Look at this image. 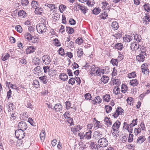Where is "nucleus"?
<instances>
[{
    "mask_svg": "<svg viewBox=\"0 0 150 150\" xmlns=\"http://www.w3.org/2000/svg\"><path fill=\"white\" fill-rule=\"evenodd\" d=\"M120 124L121 123L120 121L117 120L114 123L112 126V135L115 137H118L119 135L118 130Z\"/></svg>",
    "mask_w": 150,
    "mask_h": 150,
    "instance_id": "1",
    "label": "nucleus"
},
{
    "mask_svg": "<svg viewBox=\"0 0 150 150\" xmlns=\"http://www.w3.org/2000/svg\"><path fill=\"white\" fill-rule=\"evenodd\" d=\"M37 32L39 34H42L46 32V26L44 24L40 23L38 24L36 26Z\"/></svg>",
    "mask_w": 150,
    "mask_h": 150,
    "instance_id": "2",
    "label": "nucleus"
},
{
    "mask_svg": "<svg viewBox=\"0 0 150 150\" xmlns=\"http://www.w3.org/2000/svg\"><path fill=\"white\" fill-rule=\"evenodd\" d=\"M108 142L107 139L105 138L102 137L99 139L98 141V145L102 147H105L108 146Z\"/></svg>",
    "mask_w": 150,
    "mask_h": 150,
    "instance_id": "3",
    "label": "nucleus"
},
{
    "mask_svg": "<svg viewBox=\"0 0 150 150\" xmlns=\"http://www.w3.org/2000/svg\"><path fill=\"white\" fill-rule=\"evenodd\" d=\"M25 134L24 131L22 130L18 129L15 132V135L16 137L20 140L24 137L25 136Z\"/></svg>",
    "mask_w": 150,
    "mask_h": 150,
    "instance_id": "4",
    "label": "nucleus"
},
{
    "mask_svg": "<svg viewBox=\"0 0 150 150\" xmlns=\"http://www.w3.org/2000/svg\"><path fill=\"white\" fill-rule=\"evenodd\" d=\"M124 112V110L121 107H118L115 112L113 113L112 116L114 118H117L119 115L123 114Z\"/></svg>",
    "mask_w": 150,
    "mask_h": 150,
    "instance_id": "5",
    "label": "nucleus"
},
{
    "mask_svg": "<svg viewBox=\"0 0 150 150\" xmlns=\"http://www.w3.org/2000/svg\"><path fill=\"white\" fill-rule=\"evenodd\" d=\"M145 56H146L145 52H142L141 53L136 57L137 60L139 62H143L145 60Z\"/></svg>",
    "mask_w": 150,
    "mask_h": 150,
    "instance_id": "6",
    "label": "nucleus"
},
{
    "mask_svg": "<svg viewBox=\"0 0 150 150\" xmlns=\"http://www.w3.org/2000/svg\"><path fill=\"white\" fill-rule=\"evenodd\" d=\"M42 59L43 63L46 65L50 64L51 62L50 57L47 55H44L42 57Z\"/></svg>",
    "mask_w": 150,
    "mask_h": 150,
    "instance_id": "7",
    "label": "nucleus"
},
{
    "mask_svg": "<svg viewBox=\"0 0 150 150\" xmlns=\"http://www.w3.org/2000/svg\"><path fill=\"white\" fill-rule=\"evenodd\" d=\"M27 125L25 122L21 121L20 122L18 125V129L22 130L23 131L25 130L27 128Z\"/></svg>",
    "mask_w": 150,
    "mask_h": 150,
    "instance_id": "8",
    "label": "nucleus"
},
{
    "mask_svg": "<svg viewBox=\"0 0 150 150\" xmlns=\"http://www.w3.org/2000/svg\"><path fill=\"white\" fill-rule=\"evenodd\" d=\"M103 132L99 130L95 131L93 133V136L95 139H98L103 137Z\"/></svg>",
    "mask_w": 150,
    "mask_h": 150,
    "instance_id": "9",
    "label": "nucleus"
},
{
    "mask_svg": "<svg viewBox=\"0 0 150 150\" xmlns=\"http://www.w3.org/2000/svg\"><path fill=\"white\" fill-rule=\"evenodd\" d=\"M90 69V74L92 75V74H95L96 73L97 74L98 68L96 67L94 65L90 66V68H89Z\"/></svg>",
    "mask_w": 150,
    "mask_h": 150,
    "instance_id": "10",
    "label": "nucleus"
},
{
    "mask_svg": "<svg viewBox=\"0 0 150 150\" xmlns=\"http://www.w3.org/2000/svg\"><path fill=\"white\" fill-rule=\"evenodd\" d=\"M36 50L35 47L31 46L28 47L25 50L26 54H27L33 53Z\"/></svg>",
    "mask_w": 150,
    "mask_h": 150,
    "instance_id": "11",
    "label": "nucleus"
},
{
    "mask_svg": "<svg viewBox=\"0 0 150 150\" xmlns=\"http://www.w3.org/2000/svg\"><path fill=\"white\" fill-rule=\"evenodd\" d=\"M82 128V126L78 125L74 127H72L71 128V130L74 134H76V132L81 130Z\"/></svg>",
    "mask_w": 150,
    "mask_h": 150,
    "instance_id": "12",
    "label": "nucleus"
},
{
    "mask_svg": "<svg viewBox=\"0 0 150 150\" xmlns=\"http://www.w3.org/2000/svg\"><path fill=\"white\" fill-rule=\"evenodd\" d=\"M139 45L135 42L132 43L131 44L130 46L131 50L133 51H136L137 49H139Z\"/></svg>",
    "mask_w": 150,
    "mask_h": 150,
    "instance_id": "13",
    "label": "nucleus"
},
{
    "mask_svg": "<svg viewBox=\"0 0 150 150\" xmlns=\"http://www.w3.org/2000/svg\"><path fill=\"white\" fill-rule=\"evenodd\" d=\"M93 123L94 124V128H96L97 129L101 128L102 125L100 124L99 121L97 120L95 118H94V120H93Z\"/></svg>",
    "mask_w": 150,
    "mask_h": 150,
    "instance_id": "14",
    "label": "nucleus"
},
{
    "mask_svg": "<svg viewBox=\"0 0 150 150\" xmlns=\"http://www.w3.org/2000/svg\"><path fill=\"white\" fill-rule=\"evenodd\" d=\"M76 7H78V8L81 10L84 14L86 12L87 8L85 6H83L78 4H76Z\"/></svg>",
    "mask_w": 150,
    "mask_h": 150,
    "instance_id": "15",
    "label": "nucleus"
},
{
    "mask_svg": "<svg viewBox=\"0 0 150 150\" xmlns=\"http://www.w3.org/2000/svg\"><path fill=\"white\" fill-rule=\"evenodd\" d=\"M132 39V37L130 35H126L123 38L124 41L125 42H129Z\"/></svg>",
    "mask_w": 150,
    "mask_h": 150,
    "instance_id": "16",
    "label": "nucleus"
},
{
    "mask_svg": "<svg viewBox=\"0 0 150 150\" xmlns=\"http://www.w3.org/2000/svg\"><path fill=\"white\" fill-rule=\"evenodd\" d=\"M92 131L91 130H89L88 132H86L84 134V137L87 140H89L91 138Z\"/></svg>",
    "mask_w": 150,
    "mask_h": 150,
    "instance_id": "17",
    "label": "nucleus"
},
{
    "mask_svg": "<svg viewBox=\"0 0 150 150\" xmlns=\"http://www.w3.org/2000/svg\"><path fill=\"white\" fill-rule=\"evenodd\" d=\"M104 121L105 122V124L107 125L108 127H110L112 125V122L110 120V118L106 117L104 120Z\"/></svg>",
    "mask_w": 150,
    "mask_h": 150,
    "instance_id": "18",
    "label": "nucleus"
},
{
    "mask_svg": "<svg viewBox=\"0 0 150 150\" xmlns=\"http://www.w3.org/2000/svg\"><path fill=\"white\" fill-rule=\"evenodd\" d=\"M62 106L60 103L56 104L54 107V109L57 112L60 111L62 110Z\"/></svg>",
    "mask_w": 150,
    "mask_h": 150,
    "instance_id": "19",
    "label": "nucleus"
},
{
    "mask_svg": "<svg viewBox=\"0 0 150 150\" xmlns=\"http://www.w3.org/2000/svg\"><path fill=\"white\" fill-rule=\"evenodd\" d=\"M35 13L38 15H41L43 12V10L40 7H38L35 8Z\"/></svg>",
    "mask_w": 150,
    "mask_h": 150,
    "instance_id": "20",
    "label": "nucleus"
},
{
    "mask_svg": "<svg viewBox=\"0 0 150 150\" xmlns=\"http://www.w3.org/2000/svg\"><path fill=\"white\" fill-rule=\"evenodd\" d=\"M59 77L61 80L63 81L67 80L68 79L67 75L64 73L60 74L59 75Z\"/></svg>",
    "mask_w": 150,
    "mask_h": 150,
    "instance_id": "21",
    "label": "nucleus"
},
{
    "mask_svg": "<svg viewBox=\"0 0 150 150\" xmlns=\"http://www.w3.org/2000/svg\"><path fill=\"white\" fill-rule=\"evenodd\" d=\"M24 37L25 39H27L28 40H32L33 39V37L32 36L30 33L28 32L25 33Z\"/></svg>",
    "mask_w": 150,
    "mask_h": 150,
    "instance_id": "22",
    "label": "nucleus"
},
{
    "mask_svg": "<svg viewBox=\"0 0 150 150\" xmlns=\"http://www.w3.org/2000/svg\"><path fill=\"white\" fill-rule=\"evenodd\" d=\"M146 140L145 137L144 136H141L137 139V143L139 144L142 143Z\"/></svg>",
    "mask_w": 150,
    "mask_h": 150,
    "instance_id": "23",
    "label": "nucleus"
},
{
    "mask_svg": "<svg viewBox=\"0 0 150 150\" xmlns=\"http://www.w3.org/2000/svg\"><path fill=\"white\" fill-rule=\"evenodd\" d=\"M40 138L41 140L42 141H43L45 137V129H42L40 134Z\"/></svg>",
    "mask_w": 150,
    "mask_h": 150,
    "instance_id": "24",
    "label": "nucleus"
},
{
    "mask_svg": "<svg viewBox=\"0 0 150 150\" xmlns=\"http://www.w3.org/2000/svg\"><path fill=\"white\" fill-rule=\"evenodd\" d=\"M18 15L22 18H24L26 16V13L23 10H21L19 11L18 13Z\"/></svg>",
    "mask_w": 150,
    "mask_h": 150,
    "instance_id": "25",
    "label": "nucleus"
},
{
    "mask_svg": "<svg viewBox=\"0 0 150 150\" xmlns=\"http://www.w3.org/2000/svg\"><path fill=\"white\" fill-rule=\"evenodd\" d=\"M103 98L104 101L109 102L110 99V96L109 94H106L103 96Z\"/></svg>",
    "mask_w": 150,
    "mask_h": 150,
    "instance_id": "26",
    "label": "nucleus"
},
{
    "mask_svg": "<svg viewBox=\"0 0 150 150\" xmlns=\"http://www.w3.org/2000/svg\"><path fill=\"white\" fill-rule=\"evenodd\" d=\"M112 28L114 30H116L118 28V23L116 21L112 22L111 25Z\"/></svg>",
    "mask_w": 150,
    "mask_h": 150,
    "instance_id": "27",
    "label": "nucleus"
},
{
    "mask_svg": "<svg viewBox=\"0 0 150 150\" xmlns=\"http://www.w3.org/2000/svg\"><path fill=\"white\" fill-rule=\"evenodd\" d=\"M129 83L133 86H135L138 84V82L136 79H132L130 81Z\"/></svg>",
    "mask_w": 150,
    "mask_h": 150,
    "instance_id": "28",
    "label": "nucleus"
},
{
    "mask_svg": "<svg viewBox=\"0 0 150 150\" xmlns=\"http://www.w3.org/2000/svg\"><path fill=\"white\" fill-rule=\"evenodd\" d=\"M92 101L93 102L95 101V103H101L102 102V100L101 99V98L99 96H98L95 98L94 100H93Z\"/></svg>",
    "mask_w": 150,
    "mask_h": 150,
    "instance_id": "29",
    "label": "nucleus"
},
{
    "mask_svg": "<svg viewBox=\"0 0 150 150\" xmlns=\"http://www.w3.org/2000/svg\"><path fill=\"white\" fill-rule=\"evenodd\" d=\"M115 47L116 48L120 50H121L123 48V45L121 43H117L115 45Z\"/></svg>",
    "mask_w": 150,
    "mask_h": 150,
    "instance_id": "30",
    "label": "nucleus"
},
{
    "mask_svg": "<svg viewBox=\"0 0 150 150\" xmlns=\"http://www.w3.org/2000/svg\"><path fill=\"white\" fill-rule=\"evenodd\" d=\"M32 84L33 86L36 88H38L40 86L39 82L37 80H34Z\"/></svg>",
    "mask_w": 150,
    "mask_h": 150,
    "instance_id": "31",
    "label": "nucleus"
},
{
    "mask_svg": "<svg viewBox=\"0 0 150 150\" xmlns=\"http://www.w3.org/2000/svg\"><path fill=\"white\" fill-rule=\"evenodd\" d=\"M90 146L92 149H96L97 145L95 142L91 141L90 143Z\"/></svg>",
    "mask_w": 150,
    "mask_h": 150,
    "instance_id": "32",
    "label": "nucleus"
},
{
    "mask_svg": "<svg viewBox=\"0 0 150 150\" xmlns=\"http://www.w3.org/2000/svg\"><path fill=\"white\" fill-rule=\"evenodd\" d=\"M124 126H127V129L128 131L129 132L132 133V128L131 126H130L129 124H127V122H124Z\"/></svg>",
    "mask_w": 150,
    "mask_h": 150,
    "instance_id": "33",
    "label": "nucleus"
},
{
    "mask_svg": "<svg viewBox=\"0 0 150 150\" xmlns=\"http://www.w3.org/2000/svg\"><path fill=\"white\" fill-rule=\"evenodd\" d=\"M109 79V78L108 76H103L101 79V81L104 83H106L108 82Z\"/></svg>",
    "mask_w": 150,
    "mask_h": 150,
    "instance_id": "34",
    "label": "nucleus"
},
{
    "mask_svg": "<svg viewBox=\"0 0 150 150\" xmlns=\"http://www.w3.org/2000/svg\"><path fill=\"white\" fill-rule=\"evenodd\" d=\"M66 30L69 34H72L74 31V29L71 27H66Z\"/></svg>",
    "mask_w": 150,
    "mask_h": 150,
    "instance_id": "35",
    "label": "nucleus"
},
{
    "mask_svg": "<svg viewBox=\"0 0 150 150\" xmlns=\"http://www.w3.org/2000/svg\"><path fill=\"white\" fill-rule=\"evenodd\" d=\"M127 103L131 105H133V103L134 101V100L133 98L132 97H128L126 100Z\"/></svg>",
    "mask_w": 150,
    "mask_h": 150,
    "instance_id": "36",
    "label": "nucleus"
},
{
    "mask_svg": "<svg viewBox=\"0 0 150 150\" xmlns=\"http://www.w3.org/2000/svg\"><path fill=\"white\" fill-rule=\"evenodd\" d=\"M77 55L79 57H81L83 55V49L81 48L79 49L77 51Z\"/></svg>",
    "mask_w": 150,
    "mask_h": 150,
    "instance_id": "37",
    "label": "nucleus"
},
{
    "mask_svg": "<svg viewBox=\"0 0 150 150\" xmlns=\"http://www.w3.org/2000/svg\"><path fill=\"white\" fill-rule=\"evenodd\" d=\"M121 91L123 93H125L128 90V88L127 85L123 84L121 86Z\"/></svg>",
    "mask_w": 150,
    "mask_h": 150,
    "instance_id": "38",
    "label": "nucleus"
},
{
    "mask_svg": "<svg viewBox=\"0 0 150 150\" xmlns=\"http://www.w3.org/2000/svg\"><path fill=\"white\" fill-rule=\"evenodd\" d=\"M39 79L42 81L44 83H46L48 81L47 77L45 76H43L39 77Z\"/></svg>",
    "mask_w": 150,
    "mask_h": 150,
    "instance_id": "39",
    "label": "nucleus"
},
{
    "mask_svg": "<svg viewBox=\"0 0 150 150\" xmlns=\"http://www.w3.org/2000/svg\"><path fill=\"white\" fill-rule=\"evenodd\" d=\"M108 16V15L107 13L105 12H104L103 13L101 14L99 17L100 19H105Z\"/></svg>",
    "mask_w": 150,
    "mask_h": 150,
    "instance_id": "40",
    "label": "nucleus"
},
{
    "mask_svg": "<svg viewBox=\"0 0 150 150\" xmlns=\"http://www.w3.org/2000/svg\"><path fill=\"white\" fill-rule=\"evenodd\" d=\"M143 6L145 10L147 12H149L150 10V5L148 3H145Z\"/></svg>",
    "mask_w": 150,
    "mask_h": 150,
    "instance_id": "41",
    "label": "nucleus"
},
{
    "mask_svg": "<svg viewBox=\"0 0 150 150\" xmlns=\"http://www.w3.org/2000/svg\"><path fill=\"white\" fill-rule=\"evenodd\" d=\"M12 105L13 104L10 103H8L6 105V107L8 112L11 111V110H13Z\"/></svg>",
    "mask_w": 150,
    "mask_h": 150,
    "instance_id": "42",
    "label": "nucleus"
},
{
    "mask_svg": "<svg viewBox=\"0 0 150 150\" xmlns=\"http://www.w3.org/2000/svg\"><path fill=\"white\" fill-rule=\"evenodd\" d=\"M87 1V4L89 6H92L94 4V2L93 0H86Z\"/></svg>",
    "mask_w": 150,
    "mask_h": 150,
    "instance_id": "43",
    "label": "nucleus"
},
{
    "mask_svg": "<svg viewBox=\"0 0 150 150\" xmlns=\"http://www.w3.org/2000/svg\"><path fill=\"white\" fill-rule=\"evenodd\" d=\"M59 54L61 56H64L65 55V53L64 49L62 48H60L58 51Z\"/></svg>",
    "mask_w": 150,
    "mask_h": 150,
    "instance_id": "44",
    "label": "nucleus"
},
{
    "mask_svg": "<svg viewBox=\"0 0 150 150\" xmlns=\"http://www.w3.org/2000/svg\"><path fill=\"white\" fill-rule=\"evenodd\" d=\"M136 76V74L135 72H132L128 74V77L129 78H134Z\"/></svg>",
    "mask_w": 150,
    "mask_h": 150,
    "instance_id": "45",
    "label": "nucleus"
},
{
    "mask_svg": "<svg viewBox=\"0 0 150 150\" xmlns=\"http://www.w3.org/2000/svg\"><path fill=\"white\" fill-rule=\"evenodd\" d=\"M42 70V68L40 66H37L36 67H35L34 69V72L38 73H39Z\"/></svg>",
    "mask_w": 150,
    "mask_h": 150,
    "instance_id": "46",
    "label": "nucleus"
},
{
    "mask_svg": "<svg viewBox=\"0 0 150 150\" xmlns=\"http://www.w3.org/2000/svg\"><path fill=\"white\" fill-rule=\"evenodd\" d=\"M76 42L79 45H81L83 42V40L81 38H78L76 40Z\"/></svg>",
    "mask_w": 150,
    "mask_h": 150,
    "instance_id": "47",
    "label": "nucleus"
},
{
    "mask_svg": "<svg viewBox=\"0 0 150 150\" xmlns=\"http://www.w3.org/2000/svg\"><path fill=\"white\" fill-rule=\"evenodd\" d=\"M21 5L23 6H27L29 3L28 0H21Z\"/></svg>",
    "mask_w": 150,
    "mask_h": 150,
    "instance_id": "48",
    "label": "nucleus"
},
{
    "mask_svg": "<svg viewBox=\"0 0 150 150\" xmlns=\"http://www.w3.org/2000/svg\"><path fill=\"white\" fill-rule=\"evenodd\" d=\"M54 44L56 46L59 47L61 45V44L57 39L55 38L54 40Z\"/></svg>",
    "mask_w": 150,
    "mask_h": 150,
    "instance_id": "49",
    "label": "nucleus"
},
{
    "mask_svg": "<svg viewBox=\"0 0 150 150\" xmlns=\"http://www.w3.org/2000/svg\"><path fill=\"white\" fill-rule=\"evenodd\" d=\"M105 109L106 112L109 113L112 110V108L109 105H106L105 106Z\"/></svg>",
    "mask_w": 150,
    "mask_h": 150,
    "instance_id": "50",
    "label": "nucleus"
},
{
    "mask_svg": "<svg viewBox=\"0 0 150 150\" xmlns=\"http://www.w3.org/2000/svg\"><path fill=\"white\" fill-rule=\"evenodd\" d=\"M108 0L107 1L105 0L103 2H102V4L103 5L102 7L105 8L106 7L108 6L109 4L108 2Z\"/></svg>",
    "mask_w": 150,
    "mask_h": 150,
    "instance_id": "51",
    "label": "nucleus"
},
{
    "mask_svg": "<svg viewBox=\"0 0 150 150\" xmlns=\"http://www.w3.org/2000/svg\"><path fill=\"white\" fill-rule=\"evenodd\" d=\"M15 29L17 30L18 32L19 33H21L22 31V29L21 26L20 25H17L15 27Z\"/></svg>",
    "mask_w": 150,
    "mask_h": 150,
    "instance_id": "52",
    "label": "nucleus"
},
{
    "mask_svg": "<svg viewBox=\"0 0 150 150\" xmlns=\"http://www.w3.org/2000/svg\"><path fill=\"white\" fill-rule=\"evenodd\" d=\"M31 5L33 8L35 9L36 8L38 7V4L36 1H33L31 3Z\"/></svg>",
    "mask_w": 150,
    "mask_h": 150,
    "instance_id": "53",
    "label": "nucleus"
},
{
    "mask_svg": "<svg viewBox=\"0 0 150 150\" xmlns=\"http://www.w3.org/2000/svg\"><path fill=\"white\" fill-rule=\"evenodd\" d=\"M75 78H71L68 81V83L72 85H74L75 83Z\"/></svg>",
    "mask_w": 150,
    "mask_h": 150,
    "instance_id": "54",
    "label": "nucleus"
},
{
    "mask_svg": "<svg viewBox=\"0 0 150 150\" xmlns=\"http://www.w3.org/2000/svg\"><path fill=\"white\" fill-rule=\"evenodd\" d=\"M141 128H135L134 133L136 135H137L139 134L141 132Z\"/></svg>",
    "mask_w": 150,
    "mask_h": 150,
    "instance_id": "55",
    "label": "nucleus"
},
{
    "mask_svg": "<svg viewBox=\"0 0 150 150\" xmlns=\"http://www.w3.org/2000/svg\"><path fill=\"white\" fill-rule=\"evenodd\" d=\"M85 99L87 100H91L92 98L91 94L89 93H87L85 95Z\"/></svg>",
    "mask_w": 150,
    "mask_h": 150,
    "instance_id": "56",
    "label": "nucleus"
},
{
    "mask_svg": "<svg viewBox=\"0 0 150 150\" xmlns=\"http://www.w3.org/2000/svg\"><path fill=\"white\" fill-rule=\"evenodd\" d=\"M111 62L113 65H115L117 66V64H118L117 60L115 59H112L111 60Z\"/></svg>",
    "mask_w": 150,
    "mask_h": 150,
    "instance_id": "57",
    "label": "nucleus"
},
{
    "mask_svg": "<svg viewBox=\"0 0 150 150\" xmlns=\"http://www.w3.org/2000/svg\"><path fill=\"white\" fill-rule=\"evenodd\" d=\"M10 117V119L11 121L13 122L16 118V116L15 115V114L12 113V114H10L9 115Z\"/></svg>",
    "mask_w": 150,
    "mask_h": 150,
    "instance_id": "58",
    "label": "nucleus"
},
{
    "mask_svg": "<svg viewBox=\"0 0 150 150\" xmlns=\"http://www.w3.org/2000/svg\"><path fill=\"white\" fill-rule=\"evenodd\" d=\"M100 11V9L98 8H95L93 10V13L96 15L98 14Z\"/></svg>",
    "mask_w": 150,
    "mask_h": 150,
    "instance_id": "59",
    "label": "nucleus"
},
{
    "mask_svg": "<svg viewBox=\"0 0 150 150\" xmlns=\"http://www.w3.org/2000/svg\"><path fill=\"white\" fill-rule=\"evenodd\" d=\"M143 19L144 23H145V24H146L147 22L149 21V17L146 16L143 18Z\"/></svg>",
    "mask_w": 150,
    "mask_h": 150,
    "instance_id": "60",
    "label": "nucleus"
},
{
    "mask_svg": "<svg viewBox=\"0 0 150 150\" xmlns=\"http://www.w3.org/2000/svg\"><path fill=\"white\" fill-rule=\"evenodd\" d=\"M133 135L132 134H129L128 139V142H132L133 140Z\"/></svg>",
    "mask_w": 150,
    "mask_h": 150,
    "instance_id": "61",
    "label": "nucleus"
},
{
    "mask_svg": "<svg viewBox=\"0 0 150 150\" xmlns=\"http://www.w3.org/2000/svg\"><path fill=\"white\" fill-rule=\"evenodd\" d=\"M28 122L32 126H35V123H34L33 121V120L32 118H29L28 119Z\"/></svg>",
    "mask_w": 150,
    "mask_h": 150,
    "instance_id": "62",
    "label": "nucleus"
},
{
    "mask_svg": "<svg viewBox=\"0 0 150 150\" xmlns=\"http://www.w3.org/2000/svg\"><path fill=\"white\" fill-rule=\"evenodd\" d=\"M45 6H47L49 8H51V10L55 9V5L54 4H46Z\"/></svg>",
    "mask_w": 150,
    "mask_h": 150,
    "instance_id": "63",
    "label": "nucleus"
},
{
    "mask_svg": "<svg viewBox=\"0 0 150 150\" xmlns=\"http://www.w3.org/2000/svg\"><path fill=\"white\" fill-rule=\"evenodd\" d=\"M134 40H136L138 42L140 41V36H139L138 35L136 34L135 35H134Z\"/></svg>",
    "mask_w": 150,
    "mask_h": 150,
    "instance_id": "64",
    "label": "nucleus"
}]
</instances>
